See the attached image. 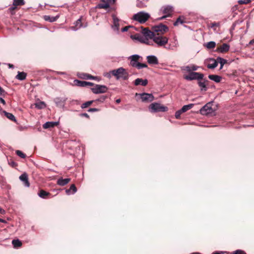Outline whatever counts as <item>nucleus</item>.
Masks as SVG:
<instances>
[{
    "label": "nucleus",
    "instance_id": "f257e3e1",
    "mask_svg": "<svg viewBox=\"0 0 254 254\" xmlns=\"http://www.w3.org/2000/svg\"><path fill=\"white\" fill-rule=\"evenodd\" d=\"M110 73L115 76L117 79L122 78L124 80H127L129 77L128 73L126 69L122 67L111 70Z\"/></svg>",
    "mask_w": 254,
    "mask_h": 254
},
{
    "label": "nucleus",
    "instance_id": "f03ea898",
    "mask_svg": "<svg viewBox=\"0 0 254 254\" xmlns=\"http://www.w3.org/2000/svg\"><path fill=\"white\" fill-rule=\"evenodd\" d=\"M150 17V15L149 13L142 11L135 13L133 15L132 19L138 22L139 23L143 24L145 23Z\"/></svg>",
    "mask_w": 254,
    "mask_h": 254
},
{
    "label": "nucleus",
    "instance_id": "7ed1b4c3",
    "mask_svg": "<svg viewBox=\"0 0 254 254\" xmlns=\"http://www.w3.org/2000/svg\"><path fill=\"white\" fill-rule=\"evenodd\" d=\"M153 42L156 44L158 47H164L168 42V38L167 37L160 35L158 33L154 35L153 38Z\"/></svg>",
    "mask_w": 254,
    "mask_h": 254
},
{
    "label": "nucleus",
    "instance_id": "20e7f679",
    "mask_svg": "<svg viewBox=\"0 0 254 254\" xmlns=\"http://www.w3.org/2000/svg\"><path fill=\"white\" fill-rule=\"evenodd\" d=\"M149 109L151 112H164L168 110V108L167 107L161 105L160 104L157 103H152L150 105Z\"/></svg>",
    "mask_w": 254,
    "mask_h": 254
},
{
    "label": "nucleus",
    "instance_id": "39448f33",
    "mask_svg": "<svg viewBox=\"0 0 254 254\" xmlns=\"http://www.w3.org/2000/svg\"><path fill=\"white\" fill-rule=\"evenodd\" d=\"M204 75L202 73L196 72H191L189 75L184 76V78L187 80H200L202 79Z\"/></svg>",
    "mask_w": 254,
    "mask_h": 254
},
{
    "label": "nucleus",
    "instance_id": "423d86ee",
    "mask_svg": "<svg viewBox=\"0 0 254 254\" xmlns=\"http://www.w3.org/2000/svg\"><path fill=\"white\" fill-rule=\"evenodd\" d=\"M108 87L104 85L96 84L91 88V91L96 94L106 93Z\"/></svg>",
    "mask_w": 254,
    "mask_h": 254
},
{
    "label": "nucleus",
    "instance_id": "0eeeda50",
    "mask_svg": "<svg viewBox=\"0 0 254 254\" xmlns=\"http://www.w3.org/2000/svg\"><path fill=\"white\" fill-rule=\"evenodd\" d=\"M214 110L211 107V104L208 103L202 107L200 110V113L203 115H207L213 113Z\"/></svg>",
    "mask_w": 254,
    "mask_h": 254
},
{
    "label": "nucleus",
    "instance_id": "6e6552de",
    "mask_svg": "<svg viewBox=\"0 0 254 254\" xmlns=\"http://www.w3.org/2000/svg\"><path fill=\"white\" fill-rule=\"evenodd\" d=\"M132 39L138 40L142 43H145L149 45H153V43L150 42L147 38L145 37L142 34H135L134 36H131Z\"/></svg>",
    "mask_w": 254,
    "mask_h": 254
},
{
    "label": "nucleus",
    "instance_id": "1a4fd4ad",
    "mask_svg": "<svg viewBox=\"0 0 254 254\" xmlns=\"http://www.w3.org/2000/svg\"><path fill=\"white\" fill-rule=\"evenodd\" d=\"M82 16L78 19L74 23V26L70 27V29L73 31H77L81 27L85 28L87 26V23L82 24L81 23Z\"/></svg>",
    "mask_w": 254,
    "mask_h": 254
},
{
    "label": "nucleus",
    "instance_id": "9d476101",
    "mask_svg": "<svg viewBox=\"0 0 254 254\" xmlns=\"http://www.w3.org/2000/svg\"><path fill=\"white\" fill-rule=\"evenodd\" d=\"M152 30L153 32H161L163 34L168 31V27L163 24H160L153 26Z\"/></svg>",
    "mask_w": 254,
    "mask_h": 254
},
{
    "label": "nucleus",
    "instance_id": "9b49d317",
    "mask_svg": "<svg viewBox=\"0 0 254 254\" xmlns=\"http://www.w3.org/2000/svg\"><path fill=\"white\" fill-rule=\"evenodd\" d=\"M140 98L143 102H151L154 97L152 94L143 93L140 94Z\"/></svg>",
    "mask_w": 254,
    "mask_h": 254
},
{
    "label": "nucleus",
    "instance_id": "f8f14e48",
    "mask_svg": "<svg viewBox=\"0 0 254 254\" xmlns=\"http://www.w3.org/2000/svg\"><path fill=\"white\" fill-rule=\"evenodd\" d=\"M140 58V57L138 55H133L130 56L128 59L130 60V64L132 67H136L138 63V61L139 59Z\"/></svg>",
    "mask_w": 254,
    "mask_h": 254
},
{
    "label": "nucleus",
    "instance_id": "ddd939ff",
    "mask_svg": "<svg viewBox=\"0 0 254 254\" xmlns=\"http://www.w3.org/2000/svg\"><path fill=\"white\" fill-rule=\"evenodd\" d=\"M141 34H142L145 37L147 38L148 40L149 39H152L155 35L153 31H151L148 28L143 29L141 32Z\"/></svg>",
    "mask_w": 254,
    "mask_h": 254
},
{
    "label": "nucleus",
    "instance_id": "4468645a",
    "mask_svg": "<svg viewBox=\"0 0 254 254\" xmlns=\"http://www.w3.org/2000/svg\"><path fill=\"white\" fill-rule=\"evenodd\" d=\"M161 11L163 14L170 16L173 11V7L170 5H166L161 7Z\"/></svg>",
    "mask_w": 254,
    "mask_h": 254
},
{
    "label": "nucleus",
    "instance_id": "2eb2a0df",
    "mask_svg": "<svg viewBox=\"0 0 254 254\" xmlns=\"http://www.w3.org/2000/svg\"><path fill=\"white\" fill-rule=\"evenodd\" d=\"M113 19V25L112 26L114 31L118 32L119 30V19L114 14L112 15Z\"/></svg>",
    "mask_w": 254,
    "mask_h": 254
},
{
    "label": "nucleus",
    "instance_id": "dca6fc26",
    "mask_svg": "<svg viewBox=\"0 0 254 254\" xmlns=\"http://www.w3.org/2000/svg\"><path fill=\"white\" fill-rule=\"evenodd\" d=\"M230 46L228 44L224 43L217 48L216 51L220 53H225L229 50Z\"/></svg>",
    "mask_w": 254,
    "mask_h": 254
},
{
    "label": "nucleus",
    "instance_id": "f3484780",
    "mask_svg": "<svg viewBox=\"0 0 254 254\" xmlns=\"http://www.w3.org/2000/svg\"><path fill=\"white\" fill-rule=\"evenodd\" d=\"M147 62L150 64H158V60L157 58L154 55L148 56L146 57Z\"/></svg>",
    "mask_w": 254,
    "mask_h": 254
},
{
    "label": "nucleus",
    "instance_id": "a211bd4d",
    "mask_svg": "<svg viewBox=\"0 0 254 254\" xmlns=\"http://www.w3.org/2000/svg\"><path fill=\"white\" fill-rule=\"evenodd\" d=\"M19 179L22 181L24 185L26 187H29L30 186L29 182L28 181V175L26 173H23L19 177Z\"/></svg>",
    "mask_w": 254,
    "mask_h": 254
},
{
    "label": "nucleus",
    "instance_id": "6ab92c4d",
    "mask_svg": "<svg viewBox=\"0 0 254 254\" xmlns=\"http://www.w3.org/2000/svg\"><path fill=\"white\" fill-rule=\"evenodd\" d=\"M134 85L136 86H138L139 85H141L143 86H146L148 83V80L146 79H142L141 78H137L134 80Z\"/></svg>",
    "mask_w": 254,
    "mask_h": 254
},
{
    "label": "nucleus",
    "instance_id": "aec40b11",
    "mask_svg": "<svg viewBox=\"0 0 254 254\" xmlns=\"http://www.w3.org/2000/svg\"><path fill=\"white\" fill-rule=\"evenodd\" d=\"M71 179L70 178H65L63 179L61 178L57 180V184L60 186H64L67 184L70 181Z\"/></svg>",
    "mask_w": 254,
    "mask_h": 254
},
{
    "label": "nucleus",
    "instance_id": "412c9836",
    "mask_svg": "<svg viewBox=\"0 0 254 254\" xmlns=\"http://www.w3.org/2000/svg\"><path fill=\"white\" fill-rule=\"evenodd\" d=\"M58 124L59 122H47L43 125V127L44 128L47 129L50 127H53L58 125Z\"/></svg>",
    "mask_w": 254,
    "mask_h": 254
},
{
    "label": "nucleus",
    "instance_id": "4be33fe9",
    "mask_svg": "<svg viewBox=\"0 0 254 254\" xmlns=\"http://www.w3.org/2000/svg\"><path fill=\"white\" fill-rule=\"evenodd\" d=\"M208 81L207 80H204L203 81L199 80L198 81V86L201 91H206L207 90L206 82H207Z\"/></svg>",
    "mask_w": 254,
    "mask_h": 254
},
{
    "label": "nucleus",
    "instance_id": "5701e85b",
    "mask_svg": "<svg viewBox=\"0 0 254 254\" xmlns=\"http://www.w3.org/2000/svg\"><path fill=\"white\" fill-rule=\"evenodd\" d=\"M208 78L216 83H219L221 81L222 77L217 75L210 74L208 75Z\"/></svg>",
    "mask_w": 254,
    "mask_h": 254
},
{
    "label": "nucleus",
    "instance_id": "b1692460",
    "mask_svg": "<svg viewBox=\"0 0 254 254\" xmlns=\"http://www.w3.org/2000/svg\"><path fill=\"white\" fill-rule=\"evenodd\" d=\"M76 191H77V189L74 184L71 185L69 189H67L65 190V192L67 195H70L71 194H74Z\"/></svg>",
    "mask_w": 254,
    "mask_h": 254
},
{
    "label": "nucleus",
    "instance_id": "393cba45",
    "mask_svg": "<svg viewBox=\"0 0 254 254\" xmlns=\"http://www.w3.org/2000/svg\"><path fill=\"white\" fill-rule=\"evenodd\" d=\"M73 83L75 85L79 87H85L87 86V84L88 83L87 81H81L77 79L74 80Z\"/></svg>",
    "mask_w": 254,
    "mask_h": 254
},
{
    "label": "nucleus",
    "instance_id": "a878e982",
    "mask_svg": "<svg viewBox=\"0 0 254 254\" xmlns=\"http://www.w3.org/2000/svg\"><path fill=\"white\" fill-rule=\"evenodd\" d=\"M148 0H137L136 6L139 8H143L146 6V3Z\"/></svg>",
    "mask_w": 254,
    "mask_h": 254
},
{
    "label": "nucleus",
    "instance_id": "bb28decb",
    "mask_svg": "<svg viewBox=\"0 0 254 254\" xmlns=\"http://www.w3.org/2000/svg\"><path fill=\"white\" fill-rule=\"evenodd\" d=\"M66 99V98H56L55 102L57 105H64Z\"/></svg>",
    "mask_w": 254,
    "mask_h": 254
},
{
    "label": "nucleus",
    "instance_id": "cd10ccee",
    "mask_svg": "<svg viewBox=\"0 0 254 254\" xmlns=\"http://www.w3.org/2000/svg\"><path fill=\"white\" fill-rule=\"evenodd\" d=\"M26 73L24 72H18L17 75L16 76V78L19 80H23L26 77Z\"/></svg>",
    "mask_w": 254,
    "mask_h": 254
},
{
    "label": "nucleus",
    "instance_id": "c85d7f7f",
    "mask_svg": "<svg viewBox=\"0 0 254 254\" xmlns=\"http://www.w3.org/2000/svg\"><path fill=\"white\" fill-rule=\"evenodd\" d=\"M2 112L8 119L11 121H14L15 122H16V120L13 114L10 113H8L5 111H3Z\"/></svg>",
    "mask_w": 254,
    "mask_h": 254
},
{
    "label": "nucleus",
    "instance_id": "c756f323",
    "mask_svg": "<svg viewBox=\"0 0 254 254\" xmlns=\"http://www.w3.org/2000/svg\"><path fill=\"white\" fill-rule=\"evenodd\" d=\"M50 193L44 190H40L38 193V196L42 198H46L47 196L50 195Z\"/></svg>",
    "mask_w": 254,
    "mask_h": 254
},
{
    "label": "nucleus",
    "instance_id": "7c9ffc66",
    "mask_svg": "<svg viewBox=\"0 0 254 254\" xmlns=\"http://www.w3.org/2000/svg\"><path fill=\"white\" fill-rule=\"evenodd\" d=\"M35 107L39 109H44L46 107V105L44 102L43 101H39L36 102L35 104Z\"/></svg>",
    "mask_w": 254,
    "mask_h": 254
},
{
    "label": "nucleus",
    "instance_id": "2f4dec72",
    "mask_svg": "<svg viewBox=\"0 0 254 254\" xmlns=\"http://www.w3.org/2000/svg\"><path fill=\"white\" fill-rule=\"evenodd\" d=\"M194 106L193 104H190L188 105H186L183 106V107L181 109L182 112L185 113L190 109H191Z\"/></svg>",
    "mask_w": 254,
    "mask_h": 254
},
{
    "label": "nucleus",
    "instance_id": "473e14b6",
    "mask_svg": "<svg viewBox=\"0 0 254 254\" xmlns=\"http://www.w3.org/2000/svg\"><path fill=\"white\" fill-rule=\"evenodd\" d=\"M44 18L46 21H48L52 22L56 21L57 20V19L58 18V16L54 17V16H50L49 15H45Z\"/></svg>",
    "mask_w": 254,
    "mask_h": 254
},
{
    "label": "nucleus",
    "instance_id": "72a5a7b5",
    "mask_svg": "<svg viewBox=\"0 0 254 254\" xmlns=\"http://www.w3.org/2000/svg\"><path fill=\"white\" fill-rule=\"evenodd\" d=\"M217 62H218V64L219 63L220 64V69H222L224 65L226 63V60L224 59L221 57H218L216 59Z\"/></svg>",
    "mask_w": 254,
    "mask_h": 254
},
{
    "label": "nucleus",
    "instance_id": "f704fd0d",
    "mask_svg": "<svg viewBox=\"0 0 254 254\" xmlns=\"http://www.w3.org/2000/svg\"><path fill=\"white\" fill-rule=\"evenodd\" d=\"M12 244L14 247V248H18L21 246L22 243L18 239L13 240L12 241Z\"/></svg>",
    "mask_w": 254,
    "mask_h": 254
},
{
    "label": "nucleus",
    "instance_id": "c9c22d12",
    "mask_svg": "<svg viewBox=\"0 0 254 254\" xmlns=\"http://www.w3.org/2000/svg\"><path fill=\"white\" fill-rule=\"evenodd\" d=\"M25 4L24 0H13V5L14 6L23 5Z\"/></svg>",
    "mask_w": 254,
    "mask_h": 254
},
{
    "label": "nucleus",
    "instance_id": "e433bc0d",
    "mask_svg": "<svg viewBox=\"0 0 254 254\" xmlns=\"http://www.w3.org/2000/svg\"><path fill=\"white\" fill-rule=\"evenodd\" d=\"M110 7V4L109 2L105 3H100L98 4L97 6V8H103V9H107Z\"/></svg>",
    "mask_w": 254,
    "mask_h": 254
},
{
    "label": "nucleus",
    "instance_id": "4c0bfd02",
    "mask_svg": "<svg viewBox=\"0 0 254 254\" xmlns=\"http://www.w3.org/2000/svg\"><path fill=\"white\" fill-rule=\"evenodd\" d=\"M213 63L207 65V67L210 69H214L218 65V62L216 60H213Z\"/></svg>",
    "mask_w": 254,
    "mask_h": 254
},
{
    "label": "nucleus",
    "instance_id": "58836bf2",
    "mask_svg": "<svg viewBox=\"0 0 254 254\" xmlns=\"http://www.w3.org/2000/svg\"><path fill=\"white\" fill-rule=\"evenodd\" d=\"M215 46H216V43L214 41H210V42H208L206 44V47L208 49H212V48H214L215 47Z\"/></svg>",
    "mask_w": 254,
    "mask_h": 254
},
{
    "label": "nucleus",
    "instance_id": "ea45409f",
    "mask_svg": "<svg viewBox=\"0 0 254 254\" xmlns=\"http://www.w3.org/2000/svg\"><path fill=\"white\" fill-rule=\"evenodd\" d=\"M93 102V101H89L86 102L85 103H84L81 105V107L82 109L86 108L88 107L89 106L91 105Z\"/></svg>",
    "mask_w": 254,
    "mask_h": 254
},
{
    "label": "nucleus",
    "instance_id": "a19ab883",
    "mask_svg": "<svg viewBox=\"0 0 254 254\" xmlns=\"http://www.w3.org/2000/svg\"><path fill=\"white\" fill-rule=\"evenodd\" d=\"M82 78L86 79H95L97 78V77L93 76L89 74H85L83 75Z\"/></svg>",
    "mask_w": 254,
    "mask_h": 254
},
{
    "label": "nucleus",
    "instance_id": "79ce46f5",
    "mask_svg": "<svg viewBox=\"0 0 254 254\" xmlns=\"http://www.w3.org/2000/svg\"><path fill=\"white\" fill-rule=\"evenodd\" d=\"M16 154L17 155L19 156L20 157L22 158H25L26 157V155L25 154H24L20 150H16Z\"/></svg>",
    "mask_w": 254,
    "mask_h": 254
},
{
    "label": "nucleus",
    "instance_id": "37998d69",
    "mask_svg": "<svg viewBox=\"0 0 254 254\" xmlns=\"http://www.w3.org/2000/svg\"><path fill=\"white\" fill-rule=\"evenodd\" d=\"M147 67V65L146 64L139 63H138V64H137V65L135 67H136L139 69Z\"/></svg>",
    "mask_w": 254,
    "mask_h": 254
},
{
    "label": "nucleus",
    "instance_id": "c03bdc74",
    "mask_svg": "<svg viewBox=\"0 0 254 254\" xmlns=\"http://www.w3.org/2000/svg\"><path fill=\"white\" fill-rule=\"evenodd\" d=\"M179 45H178V43L177 41H176V43L175 44V45L172 46V47H171V46H169L168 47H165L168 50H174L175 49H176V48H177V47H178Z\"/></svg>",
    "mask_w": 254,
    "mask_h": 254
},
{
    "label": "nucleus",
    "instance_id": "a18cd8bd",
    "mask_svg": "<svg viewBox=\"0 0 254 254\" xmlns=\"http://www.w3.org/2000/svg\"><path fill=\"white\" fill-rule=\"evenodd\" d=\"M183 112H182L181 111V110H179L178 111H177V112H176L175 113V118L177 119H180V116H181V115L183 113Z\"/></svg>",
    "mask_w": 254,
    "mask_h": 254
},
{
    "label": "nucleus",
    "instance_id": "49530a36",
    "mask_svg": "<svg viewBox=\"0 0 254 254\" xmlns=\"http://www.w3.org/2000/svg\"><path fill=\"white\" fill-rule=\"evenodd\" d=\"M251 0H239L238 2L240 4H248L251 2Z\"/></svg>",
    "mask_w": 254,
    "mask_h": 254
},
{
    "label": "nucleus",
    "instance_id": "de8ad7c7",
    "mask_svg": "<svg viewBox=\"0 0 254 254\" xmlns=\"http://www.w3.org/2000/svg\"><path fill=\"white\" fill-rule=\"evenodd\" d=\"M184 21L182 20L180 17L177 18V20L174 22V25L175 26L178 25V23H180L181 24L183 23Z\"/></svg>",
    "mask_w": 254,
    "mask_h": 254
},
{
    "label": "nucleus",
    "instance_id": "09e8293b",
    "mask_svg": "<svg viewBox=\"0 0 254 254\" xmlns=\"http://www.w3.org/2000/svg\"><path fill=\"white\" fill-rule=\"evenodd\" d=\"M233 254H246V253L243 251H242L240 250H238L235 251L233 253Z\"/></svg>",
    "mask_w": 254,
    "mask_h": 254
},
{
    "label": "nucleus",
    "instance_id": "8fccbe9b",
    "mask_svg": "<svg viewBox=\"0 0 254 254\" xmlns=\"http://www.w3.org/2000/svg\"><path fill=\"white\" fill-rule=\"evenodd\" d=\"M184 70H186L187 71L189 72H192L191 71V65H188V66H186L184 67Z\"/></svg>",
    "mask_w": 254,
    "mask_h": 254
},
{
    "label": "nucleus",
    "instance_id": "3c124183",
    "mask_svg": "<svg viewBox=\"0 0 254 254\" xmlns=\"http://www.w3.org/2000/svg\"><path fill=\"white\" fill-rule=\"evenodd\" d=\"M191 65V69L192 72L193 71L197 70L198 68V66L194 64L190 65Z\"/></svg>",
    "mask_w": 254,
    "mask_h": 254
},
{
    "label": "nucleus",
    "instance_id": "603ef678",
    "mask_svg": "<svg viewBox=\"0 0 254 254\" xmlns=\"http://www.w3.org/2000/svg\"><path fill=\"white\" fill-rule=\"evenodd\" d=\"M98 111H99V109L97 108H90L88 109V112H97Z\"/></svg>",
    "mask_w": 254,
    "mask_h": 254
},
{
    "label": "nucleus",
    "instance_id": "864d4df0",
    "mask_svg": "<svg viewBox=\"0 0 254 254\" xmlns=\"http://www.w3.org/2000/svg\"><path fill=\"white\" fill-rule=\"evenodd\" d=\"M219 25V23H212L211 24V25L210 26V27L211 28H213L215 26H218Z\"/></svg>",
    "mask_w": 254,
    "mask_h": 254
},
{
    "label": "nucleus",
    "instance_id": "5fc2aeb1",
    "mask_svg": "<svg viewBox=\"0 0 254 254\" xmlns=\"http://www.w3.org/2000/svg\"><path fill=\"white\" fill-rule=\"evenodd\" d=\"M5 91L0 86V95H4Z\"/></svg>",
    "mask_w": 254,
    "mask_h": 254
},
{
    "label": "nucleus",
    "instance_id": "6e6d98bb",
    "mask_svg": "<svg viewBox=\"0 0 254 254\" xmlns=\"http://www.w3.org/2000/svg\"><path fill=\"white\" fill-rule=\"evenodd\" d=\"M80 116H81V117H86L87 118H89V115L87 113H82V114H80Z\"/></svg>",
    "mask_w": 254,
    "mask_h": 254
},
{
    "label": "nucleus",
    "instance_id": "4d7b16f0",
    "mask_svg": "<svg viewBox=\"0 0 254 254\" xmlns=\"http://www.w3.org/2000/svg\"><path fill=\"white\" fill-rule=\"evenodd\" d=\"M169 16H168V15H166V14H165L164 16H162V17H161L158 18V20H162V19H165V18H166V17H169Z\"/></svg>",
    "mask_w": 254,
    "mask_h": 254
},
{
    "label": "nucleus",
    "instance_id": "13d9d810",
    "mask_svg": "<svg viewBox=\"0 0 254 254\" xmlns=\"http://www.w3.org/2000/svg\"><path fill=\"white\" fill-rule=\"evenodd\" d=\"M129 27V26H126L122 29V32H126L128 30V29Z\"/></svg>",
    "mask_w": 254,
    "mask_h": 254
},
{
    "label": "nucleus",
    "instance_id": "bf43d9fd",
    "mask_svg": "<svg viewBox=\"0 0 254 254\" xmlns=\"http://www.w3.org/2000/svg\"><path fill=\"white\" fill-rule=\"evenodd\" d=\"M9 164L12 167H15L16 165V163L14 161H11L9 162Z\"/></svg>",
    "mask_w": 254,
    "mask_h": 254
},
{
    "label": "nucleus",
    "instance_id": "052dcab7",
    "mask_svg": "<svg viewBox=\"0 0 254 254\" xmlns=\"http://www.w3.org/2000/svg\"><path fill=\"white\" fill-rule=\"evenodd\" d=\"M0 103H2L3 105L5 104V102L4 100L1 97H0Z\"/></svg>",
    "mask_w": 254,
    "mask_h": 254
},
{
    "label": "nucleus",
    "instance_id": "680f3d73",
    "mask_svg": "<svg viewBox=\"0 0 254 254\" xmlns=\"http://www.w3.org/2000/svg\"><path fill=\"white\" fill-rule=\"evenodd\" d=\"M106 98V96H103L102 97H101L99 99V100L100 101H103L105 100V99Z\"/></svg>",
    "mask_w": 254,
    "mask_h": 254
},
{
    "label": "nucleus",
    "instance_id": "e2e57ef3",
    "mask_svg": "<svg viewBox=\"0 0 254 254\" xmlns=\"http://www.w3.org/2000/svg\"><path fill=\"white\" fill-rule=\"evenodd\" d=\"M16 6H14V5H13V6H11V7H10L9 8V10H14V9L16 8Z\"/></svg>",
    "mask_w": 254,
    "mask_h": 254
},
{
    "label": "nucleus",
    "instance_id": "0e129e2a",
    "mask_svg": "<svg viewBox=\"0 0 254 254\" xmlns=\"http://www.w3.org/2000/svg\"><path fill=\"white\" fill-rule=\"evenodd\" d=\"M5 212V211L2 209L0 207V213L1 214H4Z\"/></svg>",
    "mask_w": 254,
    "mask_h": 254
},
{
    "label": "nucleus",
    "instance_id": "69168bd1",
    "mask_svg": "<svg viewBox=\"0 0 254 254\" xmlns=\"http://www.w3.org/2000/svg\"><path fill=\"white\" fill-rule=\"evenodd\" d=\"M108 1L110 3H114L116 1V0H108Z\"/></svg>",
    "mask_w": 254,
    "mask_h": 254
},
{
    "label": "nucleus",
    "instance_id": "338daca9",
    "mask_svg": "<svg viewBox=\"0 0 254 254\" xmlns=\"http://www.w3.org/2000/svg\"><path fill=\"white\" fill-rule=\"evenodd\" d=\"M253 44H254V39L251 40L249 42L250 45H252Z\"/></svg>",
    "mask_w": 254,
    "mask_h": 254
},
{
    "label": "nucleus",
    "instance_id": "774afa93",
    "mask_svg": "<svg viewBox=\"0 0 254 254\" xmlns=\"http://www.w3.org/2000/svg\"><path fill=\"white\" fill-rule=\"evenodd\" d=\"M57 73L58 74H65V73L64 72H60V71L57 72Z\"/></svg>",
    "mask_w": 254,
    "mask_h": 254
}]
</instances>
